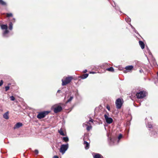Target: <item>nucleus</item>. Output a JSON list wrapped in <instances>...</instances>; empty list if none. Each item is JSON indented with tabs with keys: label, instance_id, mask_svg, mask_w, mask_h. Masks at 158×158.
Listing matches in <instances>:
<instances>
[{
	"label": "nucleus",
	"instance_id": "f257e3e1",
	"mask_svg": "<svg viewBox=\"0 0 158 158\" xmlns=\"http://www.w3.org/2000/svg\"><path fill=\"white\" fill-rule=\"evenodd\" d=\"M73 79V77L72 76L65 77L64 79L62 80V85L63 86L67 85Z\"/></svg>",
	"mask_w": 158,
	"mask_h": 158
},
{
	"label": "nucleus",
	"instance_id": "f03ea898",
	"mask_svg": "<svg viewBox=\"0 0 158 158\" xmlns=\"http://www.w3.org/2000/svg\"><path fill=\"white\" fill-rule=\"evenodd\" d=\"M146 93L144 91H142L136 94V96L138 99H141L146 96Z\"/></svg>",
	"mask_w": 158,
	"mask_h": 158
},
{
	"label": "nucleus",
	"instance_id": "7ed1b4c3",
	"mask_svg": "<svg viewBox=\"0 0 158 158\" xmlns=\"http://www.w3.org/2000/svg\"><path fill=\"white\" fill-rule=\"evenodd\" d=\"M49 113V112L48 111H44L39 113L37 115V117L38 118L41 119L44 118Z\"/></svg>",
	"mask_w": 158,
	"mask_h": 158
},
{
	"label": "nucleus",
	"instance_id": "20e7f679",
	"mask_svg": "<svg viewBox=\"0 0 158 158\" xmlns=\"http://www.w3.org/2000/svg\"><path fill=\"white\" fill-rule=\"evenodd\" d=\"M68 144L62 145L60 148V152L62 153V154H64L68 149Z\"/></svg>",
	"mask_w": 158,
	"mask_h": 158
},
{
	"label": "nucleus",
	"instance_id": "39448f33",
	"mask_svg": "<svg viewBox=\"0 0 158 158\" xmlns=\"http://www.w3.org/2000/svg\"><path fill=\"white\" fill-rule=\"evenodd\" d=\"M115 104L116 108L118 109H120L122 105V103L121 99H118L116 101Z\"/></svg>",
	"mask_w": 158,
	"mask_h": 158
},
{
	"label": "nucleus",
	"instance_id": "423d86ee",
	"mask_svg": "<svg viewBox=\"0 0 158 158\" xmlns=\"http://www.w3.org/2000/svg\"><path fill=\"white\" fill-rule=\"evenodd\" d=\"M108 115H109V114L108 113L107 115L105 114L104 115L105 118L106 120V122L108 124H110L112 123L113 120L111 118H109L108 117Z\"/></svg>",
	"mask_w": 158,
	"mask_h": 158
},
{
	"label": "nucleus",
	"instance_id": "0eeeda50",
	"mask_svg": "<svg viewBox=\"0 0 158 158\" xmlns=\"http://www.w3.org/2000/svg\"><path fill=\"white\" fill-rule=\"evenodd\" d=\"M62 110V107L60 105H58L54 108L53 111L54 113H56L61 112Z\"/></svg>",
	"mask_w": 158,
	"mask_h": 158
},
{
	"label": "nucleus",
	"instance_id": "6e6552de",
	"mask_svg": "<svg viewBox=\"0 0 158 158\" xmlns=\"http://www.w3.org/2000/svg\"><path fill=\"white\" fill-rule=\"evenodd\" d=\"M23 126V124L21 123H18L14 127V129L18 128Z\"/></svg>",
	"mask_w": 158,
	"mask_h": 158
},
{
	"label": "nucleus",
	"instance_id": "1a4fd4ad",
	"mask_svg": "<svg viewBox=\"0 0 158 158\" xmlns=\"http://www.w3.org/2000/svg\"><path fill=\"white\" fill-rule=\"evenodd\" d=\"M139 45L142 49H143L145 47V44L142 41H139Z\"/></svg>",
	"mask_w": 158,
	"mask_h": 158
},
{
	"label": "nucleus",
	"instance_id": "9d476101",
	"mask_svg": "<svg viewBox=\"0 0 158 158\" xmlns=\"http://www.w3.org/2000/svg\"><path fill=\"white\" fill-rule=\"evenodd\" d=\"M84 144L85 145V148L87 149L89 148V144L86 141H84Z\"/></svg>",
	"mask_w": 158,
	"mask_h": 158
},
{
	"label": "nucleus",
	"instance_id": "9b49d317",
	"mask_svg": "<svg viewBox=\"0 0 158 158\" xmlns=\"http://www.w3.org/2000/svg\"><path fill=\"white\" fill-rule=\"evenodd\" d=\"M9 112L7 111L3 115V118L6 119H8L9 118Z\"/></svg>",
	"mask_w": 158,
	"mask_h": 158
},
{
	"label": "nucleus",
	"instance_id": "f8f14e48",
	"mask_svg": "<svg viewBox=\"0 0 158 158\" xmlns=\"http://www.w3.org/2000/svg\"><path fill=\"white\" fill-rule=\"evenodd\" d=\"M133 68V67L132 65H129L126 66L125 67V69L126 70H131Z\"/></svg>",
	"mask_w": 158,
	"mask_h": 158
},
{
	"label": "nucleus",
	"instance_id": "ddd939ff",
	"mask_svg": "<svg viewBox=\"0 0 158 158\" xmlns=\"http://www.w3.org/2000/svg\"><path fill=\"white\" fill-rule=\"evenodd\" d=\"M89 75V74L87 73H85L83 74L81 76V77L82 79H84L87 78Z\"/></svg>",
	"mask_w": 158,
	"mask_h": 158
},
{
	"label": "nucleus",
	"instance_id": "4468645a",
	"mask_svg": "<svg viewBox=\"0 0 158 158\" xmlns=\"http://www.w3.org/2000/svg\"><path fill=\"white\" fill-rule=\"evenodd\" d=\"M58 132L60 133V134L62 136H65V135L64 134L62 129V128H61L60 130L58 131Z\"/></svg>",
	"mask_w": 158,
	"mask_h": 158
},
{
	"label": "nucleus",
	"instance_id": "2eb2a0df",
	"mask_svg": "<svg viewBox=\"0 0 158 158\" xmlns=\"http://www.w3.org/2000/svg\"><path fill=\"white\" fill-rule=\"evenodd\" d=\"M102 155L98 153L95 154L94 156V158H101Z\"/></svg>",
	"mask_w": 158,
	"mask_h": 158
},
{
	"label": "nucleus",
	"instance_id": "dca6fc26",
	"mask_svg": "<svg viewBox=\"0 0 158 158\" xmlns=\"http://www.w3.org/2000/svg\"><path fill=\"white\" fill-rule=\"evenodd\" d=\"M106 70L112 72L114 71V69L112 67H110V68H107L106 69Z\"/></svg>",
	"mask_w": 158,
	"mask_h": 158
},
{
	"label": "nucleus",
	"instance_id": "f3484780",
	"mask_svg": "<svg viewBox=\"0 0 158 158\" xmlns=\"http://www.w3.org/2000/svg\"><path fill=\"white\" fill-rule=\"evenodd\" d=\"M1 28L2 29L6 30L7 29V26L6 25H2L1 26Z\"/></svg>",
	"mask_w": 158,
	"mask_h": 158
},
{
	"label": "nucleus",
	"instance_id": "a211bd4d",
	"mask_svg": "<svg viewBox=\"0 0 158 158\" xmlns=\"http://www.w3.org/2000/svg\"><path fill=\"white\" fill-rule=\"evenodd\" d=\"M13 28V24L11 22H10L9 23V29L11 30Z\"/></svg>",
	"mask_w": 158,
	"mask_h": 158
},
{
	"label": "nucleus",
	"instance_id": "6ab92c4d",
	"mask_svg": "<svg viewBox=\"0 0 158 158\" xmlns=\"http://www.w3.org/2000/svg\"><path fill=\"white\" fill-rule=\"evenodd\" d=\"M6 16L7 17H9L13 16V14L11 13H7L6 14Z\"/></svg>",
	"mask_w": 158,
	"mask_h": 158
},
{
	"label": "nucleus",
	"instance_id": "aec40b11",
	"mask_svg": "<svg viewBox=\"0 0 158 158\" xmlns=\"http://www.w3.org/2000/svg\"><path fill=\"white\" fill-rule=\"evenodd\" d=\"M0 4L3 6L6 5V3L2 0H0Z\"/></svg>",
	"mask_w": 158,
	"mask_h": 158
},
{
	"label": "nucleus",
	"instance_id": "412c9836",
	"mask_svg": "<svg viewBox=\"0 0 158 158\" xmlns=\"http://www.w3.org/2000/svg\"><path fill=\"white\" fill-rule=\"evenodd\" d=\"M63 139L65 142H67L69 140V138L67 137H63Z\"/></svg>",
	"mask_w": 158,
	"mask_h": 158
},
{
	"label": "nucleus",
	"instance_id": "4be33fe9",
	"mask_svg": "<svg viewBox=\"0 0 158 158\" xmlns=\"http://www.w3.org/2000/svg\"><path fill=\"white\" fill-rule=\"evenodd\" d=\"M73 98V96H71L69 98L67 101L66 102V103H67L69 102H70L71 101V100H72V99Z\"/></svg>",
	"mask_w": 158,
	"mask_h": 158
},
{
	"label": "nucleus",
	"instance_id": "5701e85b",
	"mask_svg": "<svg viewBox=\"0 0 158 158\" xmlns=\"http://www.w3.org/2000/svg\"><path fill=\"white\" fill-rule=\"evenodd\" d=\"M91 126H87L86 128V129L88 131H89L91 129Z\"/></svg>",
	"mask_w": 158,
	"mask_h": 158
},
{
	"label": "nucleus",
	"instance_id": "b1692460",
	"mask_svg": "<svg viewBox=\"0 0 158 158\" xmlns=\"http://www.w3.org/2000/svg\"><path fill=\"white\" fill-rule=\"evenodd\" d=\"M10 99L11 101H13L15 100V98L13 96H12L10 97Z\"/></svg>",
	"mask_w": 158,
	"mask_h": 158
},
{
	"label": "nucleus",
	"instance_id": "393cba45",
	"mask_svg": "<svg viewBox=\"0 0 158 158\" xmlns=\"http://www.w3.org/2000/svg\"><path fill=\"white\" fill-rule=\"evenodd\" d=\"M147 127L148 128H152L153 127L152 126V124H148L147 125Z\"/></svg>",
	"mask_w": 158,
	"mask_h": 158
},
{
	"label": "nucleus",
	"instance_id": "a878e982",
	"mask_svg": "<svg viewBox=\"0 0 158 158\" xmlns=\"http://www.w3.org/2000/svg\"><path fill=\"white\" fill-rule=\"evenodd\" d=\"M9 31L7 30V29L5 30L4 32V34H6L9 33Z\"/></svg>",
	"mask_w": 158,
	"mask_h": 158
},
{
	"label": "nucleus",
	"instance_id": "bb28decb",
	"mask_svg": "<svg viewBox=\"0 0 158 158\" xmlns=\"http://www.w3.org/2000/svg\"><path fill=\"white\" fill-rule=\"evenodd\" d=\"M34 152L35 153L36 155H37L39 153L38 150L37 149H35V150Z\"/></svg>",
	"mask_w": 158,
	"mask_h": 158
},
{
	"label": "nucleus",
	"instance_id": "cd10ccee",
	"mask_svg": "<svg viewBox=\"0 0 158 158\" xmlns=\"http://www.w3.org/2000/svg\"><path fill=\"white\" fill-rule=\"evenodd\" d=\"M5 91H8L10 89V87L9 86H6L5 87Z\"/></svg>",
	"mask_w": 158,
	"mask_h": 158
},
{
	"label": "nucleus",
	"instance_id": "c85d7f7f",
	"mask_svg": "<svg viewBox=\"0 0 158 158\" xmlns=\"http://www.w3.org/2000/svg\"><path fill=\"white\" fill-rule=\"evenodd\" d=\"M106 108L108 109V110L109 111L110 110V107L108 105H107L106 106Z\"/></svg>",
	"mask_w": 158,
	"mask_h": 158
},
{
	"label": "nucleus",
	"instance_id": "c756f323",
	"mask_svg": "<svg viewBox=\"0 0 158 158\" xmlns=\"http://www.w3.org/2000/svg\"><path fill=\"white\" fill-rule=\"evenodd\" d=\"M15 18H13L12 19L10 20V22H11L12 23H15Z\"/></svg>",
	"mask_w": 158,
	"mask_h": 158
},
{
	"label": "nucleus",
	"instance_id": "7c9ffc66",
	"mask_svg": "<svg viewBox=\"0 0 158 158\" xmlns=\"http://www.w3.org/2000/svg\"><path fill=\"white\" fill-rule=\"evenodd\" d=\"M122 134H120L118 137L119 139H120L122 137Z\"/></svg>",
	"mask_w": 158,
	"mask_h": 158
},
{
	"label": "nucleus",
	"instance_id": "2f4dec72",
	"mask_svg": "<svg viewBox=\"0 0 158 158\" xmlns=\"http://www.w3.org/2000/svg\"><path fill=\"white\" fill-rule=\"evenodd\" d=\"M3 81L2 80H1L0 82V86H1L3 84Z\"/></svg>",
	"mask_w": 158,
	"mask_h": 158
},
{
	"label": "nucleus",
	"instance_id": "473e14b6",
	"mask_svg": "<svg viewBox=\"0 0 158 158\" xmlns=\"http://www.w3.org/2000/svg\"><path fill=\"white\" fill-rule=\"evenodd\" d=\"M52 158H59L58 156H54Z\"/></svg>",
	"mask_w": 158,
	"mask_h": 158
},
{
	"label": "nucleus",
	"instance_id": "72a5a7b5",
	"mask_svg": "<svg viewBox=\"0 0 158 158\" xmlns=\"http://www.w3.org/2000/svg\"><path fill=\"white\" fill-rule=\"evenodd\" d=\"M89 122H93V120L92 118H90V119L89 120Z\"/></svg>",
	"mask_w": 158,
	"mask_h": 158
},
{
	"label": "nucleus",
	"instance_id": "f704fd0d",
	"mask_svg": "<svg viewBox=\"0 0 158 158\" xmlns=\"http://www.w3.org/2000/svg\"><path fill=\"white\" fill-rule=\"evenodd\" d=\"M87 72V70L85 69V70L83 71V72H84V73H86V72Z\"/></svg>",
	"mask_w": 158,
	"mask_h": 158
},
{
	"label": "nucleus",
	"instance_id": "c9c22d12",
	"mask_svg": "<svg viewBox=\"0 0 158 158\" xmlns=\"http://www.w3.org/2000/svg\"><path fill=\"white\" fill-rule=\"evenodd\" d=\"M60 92V90H59L57 92Z\"/></svg>",
	"mask_w": 158,
	"mask_h": 158
},
{
	"label": "nucleus",
	"instance_id": "e433bc0d",
	"mask_svg": "<svg viewBox=\"0 0 158 158\" xmlns=\"http://www.w3.org/2000/svg\"><path fill=\"white\" fill-rule=\"evenodd\" d=\"M87 123H88V124H89V122H87Z\"/></svg>",
	"mask_w": 158,
	"mask_h": 158
}]
</instances>
